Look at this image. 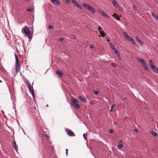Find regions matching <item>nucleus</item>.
Listing matches in <instances>:
<instances>
[{
	"mask_svg": "<svg viewBox=\"0 0 158 158\" xmlns=\"http://www.w3.org/2000/svg\"><path fill=\"white\" fill-rule=\"evenodd\" d=\"M123 35L124 37L127 40L131 41L133 44H135V42L134 40L130 37V36L128 35L127 33L125 32L123 33Z\"/></svg>",
	"mask_w": 158,
	"mask_h": 158,
	"instance_id": "obj_4",
	"label": "nucleus"
},
{
	"mask_svg": "<svg viewBox=\"0 0 158 158\" xmlns=\"http://www.w3.org/2000/svg\"><path fill=\"white\" fill-rule=\"evenodd\" d=\"M102 28L100 26H98V31L100 32V33L101 35V36L102 37H104L105 36V33L102 30Z\"/></svg>",
	"mask_w": 158,
	"mask_h": 158,
	"instance_id": "obj_8",
	"label": "nucleus"
},
{
	"mask_svg": "<svg viewBox=\"0 0 158 158\" xmlns=\"http://www.w3.org/2000/svg\"><path fill=\"white\" fill-rule=\"evenodd\" d=\"M123 147V142L122 140H120L119 141V144L118 146V148H122Z\"/></svg>",
	"mask_w": 158,
	"mask_h": 158,
	"instance_id": "obj_17",
	"label": "nucleus"
},
{
	"mask_svg": "<svg viewBox=\"0 0 158 158\" xmlns=\"http://www.w3.org/2000/svg\"><path fill=\"white\" fill-rule=\"evenodd\" d=\"M53 27V26H49L48 27V28L49 29H52Z\"/></svg>",
	"mask_w": 158,
	"mask_h": 158,
	"instance_id": "obj_35",
	"label": "nucleus"
},
{
	"mask_svg": "<svg viewBox=\"0 0 158 158\" xmlns=\"http://www.w3.org/2000/svg\"><path fill=\"white\" fill-rule=\"evenodd\" d=\"M79 98L81 101L83 102H86L87 101L86 99L85 98H83L81 96H79Z\"/></svg>",
	"mask_w": 158,
	"mask_h": 158,
	"instance_id": "obj_11",
	"label": "nucleus"
},
{
	"mask_svg": "<svg viewBox=\"0 0 158 158\" xmlns=\"http://www.w3.org/2000/svg\"><path fill=\"white\" fill-rule=\"evenodd\" d=\"M150 133L152 136H154L155 137H157L158 136V134L154 131H151Z\"/></svg>",
	"mask_w": 158,
	"mask_h": 158,
	"instance_id": "obj_15",
	"label": "nucleus"
},
{
	"mask_svg": "<svg viewBox=\"0 0 158 158\" xmlns=\"http://www.w3.org/2000/svg\"><path fill=\"white\" fill-rule=\"evenodd\" d=\"M13 147L14 148V149L16 150V151H17L18 147L17 145L16 144V143L15 141H14L13 142Z\"/></svg>",
	"mask_w": 158,
	"mask_h": 158,
	"instance_id": "obj_10",
	"label": "nucleus"
},
{
	"mask_svg": "<svg viewBox=\"0 0 158 158\" xmlns=\"http://www.w3.org/2000/svg\"><path fill=\"white\" fill-rule=\"evenodd\" d=\"M68 150L67 149H66V152H68Z\"/></svg>",
	"mask_w": 158,
	"mask_h": 158,
	"instance_id": "obj_45",
	"label": "nucleus"
},
{
	"mask_svg": "<svg viewBox=\"0 0 158 158\" xmlns=\"http://www.w3.org/2000/svg\"><path fill=\"white\" fill-rule=\"evenodd\" d=\"M136 40L137 41L139 44H140L141 45H143V41L139 39L138 37L136 36L135 37Z\"/></svg>",
	"mask_w": 158,
	"mask_h": 158,
	"instance_id": "obj_12",
	"label": "nucleus"
},
{
	"mask_svg": "<svg viewBox=\"0 0 158 158\" xmlns=\"http://www.w3.org/2000/svg\"><path fill=\"white\" fill-rule=\"evenodd\" d=\"M16 66L15 69H16V71H17V72H18L20 70V66Z\"/></svg>",
	"mask_w": 158,
	"mask_h": 158,
	"instance_id": "obj_25",
	"label": "nucleus"
},
{
	"mask_svg": "<svg viewBox=\"0 0 158 158\" xmlns=\"http://www.w3.org/2000/svg\"><path fill=\"white\" fill-rule=\"evenodd\" d=\"M65 132L66 133L70 136H75L74 133L70 129H65Z\"/></svg>",
	"mask_w": 158,
	"mask_h": 158,
	"instance_id": "obj_5",
	"label": "nucleus"
},
{
	"mask_svg": "<svg viewBox=\"0 0 158 158\" xmlns=\"http://www.w3.org/2000/svg\"><path fill=\"white\" fill-rule=\"evenodd\" d=\"M135 8H136V6H133V10L135 11H136V10L135 9Z\"/></svg>",
	"mask_w": 158,
	"mask_h": 158,
	"instance_id": "obj_33",
	"label": "nucleus"
},
{
	"mask_svg": "<svg viewBox=\"0 0 158 158\" xmlns=\"http://www.w3.org/2000/svg\"><path fill=\"white\" fill-rule=\"evenodd\" d=\"M114 106V105H113L112 106H111V110H110V111H111L112 110V109H113V106Z\"/></svg>",
	"mask_w": 158,
	"mask_h": 158,
	"instance_id": "obj_40",
	"label": "nucleus"
},
{
	"mask_svg": "<svg viewBox=\"0 0 158 158\" xmlns=\"http://www.w3.org/2000/svg\"><path fill=\"white\" fill-rule=\"evenodd\" d=\"M15 59L16 61H19L20 60L18 59L17 56H16V57H15Z\"/></svg>",
	"mask_w": 158,
	"mask_h": 158,
	"instance_id": "obj_34",
	"label": "nucleus"
},
{
	"mask_svg": "<svg viewBox=\"0 0 158 158\" xmlns=\"http://www.w3.org/2000/svg\"><path fill=\"white\" fill-rule=\"evenodd\" d=\"M92 103H93V102H90V103H91V104Z\"/></svg>",
	"mask_w": 158,
	"mask_h": 158,
	"instance_id": "obj_52",
	"label": "nucleus"
},
{
	"mask_svg": "<svg viewBox=\"0 0 158 158\" xmlns=\"http://www.w3.org/2000/svg\"><path fill=\"white\" fill-rule=\"evenodd\" d=\"M149 64H150V65L151 66V67H153L155 65L154 64V63L153 62V61L151 60H149Z\"/></svg>",
	"mask_w": 158,
	"mask_h": 158,
	"instance_id": "obj_23",
	"label": "nucleus"
},
{
	"mask_svg": "<svg viewBox=\"0 0 158 158\" xmlns=\"http://www.w3.org/2000/svg\"><path fill=\"white\" fill-rule=\"evenodd\" d=\"M109 132L110 133H112L113 132V131L111 130H109Z\"/></svg>",
	"mask_w": 158,
	"mask_h": 158,
	"instance_id": "obj_39",
	"label": "nucleus"
},
{
	"mask_svg": "<svg viewBox=\"0 0 158 158\" xmlns=\"http://www.w3.org/2000/svg\"><path fill=\"white\" fill-rule=\"evenodd\" d=\"M33 10V9L32 8H28L27 9V10L29 12H31Z\"/></svg>",
	"mask_w": 158,
	"mask_h": 158,
	"instance_id": "obj_28",
	"label": "nucleus"
},
{
	"mask_svg": "<svg viewBox=\"0 0 158 158\" xmlns=\"http://www.w3.org/2000/svg\"><path fill=\"white\" fill-rule=\"evenodd\" d=\"M52 2L57 4H60V2L58 0H51Z\"/></svg>",
	"mask_w": 158,
	"mask_h": 158,
	"instance_id": "obj_18",
	"label": "nucleus"
},
{
	"mask_svg": "<svg viewBox=\"0 0 158 158\" xmlns=\"http://www.w3.org/2000/svg\"><path fill=\"white\" fill-rule=\"evenodd\" d=\"M143 66L146 70L147 71H148L149 70L148 68V67L146 63L143 64Z\"/></svg>",
	"mask_w": 158,
	"mask_h": 158,
	"instance_id": "obj_21",
	"label": "nucleus"
},
{
	"mask_svg": "<svg viewBox=\"0 0 158 158\" xmlns=\"http://www.w3.org/2000/svg\"><path fill=\"white\" fill-rule=\"evenodd\" d=\"M93 92L96 95H98L99 94V92L96 90H94Z\"/></svg>",
	"mask_w": 158,
	"mask_h": 158,
	"instance_id": "obj_27",
	"label": "nucleus"
},
{
	"mask_svg": "<svg viewBox=\"0 0 158 158\" xmlns=\"http://www.w3.org/2000/svg\"><path fill=\"white\" fill-rule=\"evenodd\" d=\"M2 82V81L0 80V83H1Z\"/></svg>",
	"mask_w": 158,
	"mask_h": 158,
	"instance_id": "obj_47",
	"label": "nucleus"
},
{
	"mask_svg": "<svg viewBox=\"0 0 158 158\" xmlns=\"http://www.w3.org/2000/svg\"><path fill=\"white\" fill-rule=\"evenodd\" d=\"M72 105L75 107L76 109H79L80 106L78 104V102L75 98H71Z\"/></svg>",
	"mask_w": 158,
	"mask_h": 158,
	"instance_id": "obj_1",
	"label": "nucleus"
},
{
	"mask_svg": "<svg viewBox=\"0 0 158 158\" xmlns=\"http://www.w3.org/2000/svg\"><path fill=\"white\" fill-rule=\"evenodd\" d=\"M72 2L74 5L76 6L77 7L81 9H82V7L81 6L77 1H75V0H72Z\"/></svg>",
	"mask_w": 158,
	"mask_h": 158,
	"instance_id": "obj_6",
	"label": "nucleus"
},
{
	"mask_svg": "<svg viewBox=\"0 0 158 158\" xmlns=\"http://www.w3.org/2000/svg\"><path fill=\"white\" fill-rule=\"evenodd\" d=\"M83 6L84 7L87 9L89 11H92L93 13H95V10L90 5L84 3L83 4Z\"/></svg>",
	"mask_w": 158,
	"mask_h": 158,
	"instance_id": "obj_2",
	"label": "nucleus"
},
{
	"mask_svg": "<svg viewBox=\"0 0 158 158\" xmlns=\"http://www.w3.org/2000/svg\"><path fill=\"white\" fill-rule=\"evenodd\" d=\"M20 60L19 61H16V63L15 64V66H20V64L19 62H20Z\"/></svg>",
	"mask_w": 158,
	"mask_h": 158,
	"instance_id": "obj_26",
	"label": "nucleus"
},
{
	"mask_svg": "<svg viewBox=\"0 0 158 158\" xmlns=\"http://www.w3.org/2000/svg\"><path fill=\"white\" fill-rule=\"evenodd\" d=\"M90 48H93V46L92 45H91L90 47Z\"/></svg>",
	"mask_w": 158,
	"mask_h": 158,
	"instance_id": "obj_43",
	"label": "nucleus"
},
{
	"mask_svg": "<svg viewBox=\"0 0 158 158\" xmlns=\"http://www.w3.org/2000/svg\"><path fill=\"white\" fill-rule=\"evenodd\" d=\"M151 68L153 70L155 73H158V69L156 66L154 65L153 67H151Z\"/></svg>",
	"mask_w": 158,
	"mask_h": 158,
	"instance_id": "obj_16",
	"label": "nucleus"
},
{
	"mask_svg": "<svg viewBox=\"0 0 158 158\" xmlns=\"http://www.w3.org/2000/svg\"><path fill=\"white\" fill-rule=\"evenodd\" d=\"M101 14L103 16L107 17L108 18H109V17L103 11H100Z\"/></svg>",
	"mask_w": 158,
	"mask_h": 158,
	"instance_id": "obj_13",
	"label": "nucleus"
},
{
	"mask_svg": "<svg viewBox=\"0 0 158 158\" xmlns=\"http://www.w3.org/2000/svg\"><path fill=\"white\" fill-rule=\"evenodd\" d=\"M63 40V39L62 38H59V40L60 41H62Z\"/></svg>",
	"mask_w": 158,
	"mask_h": 158,
	"instance_id": "obj_37",
	"label": "nucleus"
},
{
	"mask_svg": "<svg viewBox=\"0 0 158 158\" xmlns=\"http://www.w3.org/2000/svg\"><path fill=\"white\" fill-rule=\"evenodd\" d=\"M116 55L118 58H120V56L119 52L117 53Z\"/></svg>",
	"mask_w": 158,
	"mask_h": 158,
	"instance_id": "obj_30",
	"label": "nucleus"
},
{
	"mask_svg": "<svg viewBox=\"0 0 158 158\" xmlns=\"http://www.w3.org/2000/svg\"><path fill=\"white\" fill-rule=\"evenodd\" d=\"M67 3H68L69 2L70 0H65Z\"/></svg>",
	"mask_w": 158,
	"mask_h": 158,
	"instance_id": "obj_42",
	"label": "nucleus"
},
{
	"mask_svg": "<svg viewBox=\"0 0 158 158\" xmlns=\"http://www.w3.org/2000/svg\"><path fill=\"white\" fill-rule=\"evenodd\" d=\"M152 15L154 18H156L158 19V15H156L154 12H153L152 13Z\"/></svg>",
	"mask_w": 158,
	"mask_h": 158,
	"instance_id": "obj_20",
	"label": "nucleus"
},
{
	"mask_svg": "<svg viewBox=\"0 0 158 158\" xmlns=\"http://www.w3.org/2000/svg\"><path fill=\"white\" fill-rule=\"evenodd\" d=\"M137 60L139 61L143 65L144 64H146L145 61L143 59L138 58Z\"/></svg>",
	"mask_w": 158,
	"mask_h": 158,
	"instance_id": "obj_14",
	"label": "nucleus"
},
{
	"mask_svg": "<svg viewBox=\"0 0 158 158\" xmlns=\"http://www.w3.org/2000/svg\"><path fill=\"white\" fill-rule=\"evenodd\" d=\"M47 107H48V105H47Z\"/></svg>",
	"mask_w": 158,
	"mask_h": 158,
	"instance_id": "obj_51",
	"label": "nucleus"
},
{
	"mask_svg": "<svg viewBox=\"0 0 158 158\" xmlns=\"http://www.w3.org/2000/svg\"><path fill=\"white\" fill-rule=\"evenodd\" d=\"M111 65L114 67H116V65L114 63H112L111 64Z\"/></svg>",
	"mask_w": 158,
	"mask_h": 158,
	"instance_id": "obj_31",
	"label": "nucleus"
},
{
	"mask_svg": "<svg viewBox=\"0 0 158 158\" xmlns=\"http://www.w3.org/2000/svg\"><path fill=\"white\" fill-rule=\"evenodd\" d=\"M66 156H68V152H66Z\"/></svg>",
	"mask_w": 158,
	"mask_h": 158,
	"instance_id": "obj_44",
	"label": "nucleus"
},
{
	"mask_svg": "<svg viewBox=\"0 0 158 158\" xmlns=\"http://www.w3.org/2000/svg\"><path fill=\"white\" fill-rule=\"evenodd\" d=\"M112 16L114 17V18L116 19L117 20L120 19L118 17V16L115 13L114 14L112 15Z\"/></svg>",
	"mask_w": 158,
	"mask_h": 158,
	"instance_id": "obj_22",
	"label": "nucleus"
},
{
	"mask_svg": "<svg viewBox=\"0 0 158 158\" xmlns=\"http://www.w3.org/2000/svg\"><path fill=\"white\" fill-rule=\"evenodd\" d=\"M107 41H110V40H107Z\"/></svg>",
	"mask_w": 158,
	"mask_h": 158,
	"instance_id": "obj_49",
	"label": "nucleus"
},
{
	"mask_svg": "<svg viewBox=\"0 0 158 158\" xmlns=\"http://www.w3.org/2000/svg\"><path fill=\"white\" fill-rule=\"evenodd\" d=\"M110 45L111 48L112 47V46H114V45H113V44L111 43H110Z\"/></svg>",
	"mask_w": 158,
	"mask_h": 158,
	"instance_id": "obj_41",
	"label": "nucleus"
},
{
	"mask_svg": "<svg viewBox=\"0 0 158 158\" xmlns=\"http://www.w3.org/2000/svg\"><path fill=\"white\" fill-rule=\"evenodd\" d=\"M22 31L23 33L24 32L27 35H30V31L28 29V27L27 26L24 27L22 29Z\"/></svg>",
	"mask_w": 158,
	"mask_h": 158,
	"instance_id": "obj_3",
	"label": "nucleus"
},
{
	"mask_svg": "<svg viewBox=\"0 0 158 158\" xmlns=\"http://www.w3.org/2000/svg\"><path fill=\"white\" fill-rule=\"evenodd\" d=\"M83 136L84 138L86 140L87 139V135L85 133L83 134Z\"/></svg>",
	"mask_w": 158,
	"mask_h": 158,
	"instance_id": "obj_24",
	"label": "nucleus"
},
{
	"mask_svg": "<svg viewBox=\"0 0 158 158\" xmlns=\"http://www.w3.org/2000/svg\"><path fill=\"white\" fill-rule=\"evenodd\" d=\"M27 84L28 87H29L30 86H31V83L29 81H27Z\"/></svg>",
	"mask_w": 158,
	"mask_h": 158,
	"instance_id": "obj_29",
	"label": "nucleus"
},
{
	"mask_svg": "<svg viewBox=\"0 0 158 158\" xmlns=\"http://www.w3.org/2000/svg\"><path fill=\"white\" fill-rule=\"evenodd\" d=\"M56 74L60 76V77H62L63 75V73L62 72L60 71H57L56 72Z\"/></svg>",
	"mask_w": 158,
	"mask_h": 158,
	"instance_id": "obj_19",
	"label": "nucleus"
},
{
	"mask_svg": "<svg viewBox=\"0 0 158 158\" xmlns=\"http://www.w3.org/2000/svg\"><path fill=\"white\" fill-rule=\"evenodd\" d=\"M135 131L136 132H137V129L135 130Z\"/></svg>",
	"mask_w": 158,
	"mask_h": 158,
	"instance_id": "obj_46",
	"label": "nucleus"
},
{
	"mask_svg": "<svg viewBox=\"0 0 158 158\" xmlns=\"http://www.w3.org/2000/svg\"><path fill=\"white\" fill-rule=\"evenodd\" d=\"M15 57H16V56H17V55H16V54L15 53Z\"/></svg>",
	"mask_w": 158,
	"mask_h": 158,
	"instance_id": "obj_48",
	"label": "nucleus"
},
{
	"mask_svg": "<svg viewBox=\"0 0 158 158\" xmlns=\"http://www.w3.org/2000/svg\"><path fill=\"white\" fill-rule=\"evenodd\" d=\"M50 146H52L51 145V143H50Z\"/></svg>",
	"mask_w": 158,
	"mask_h": 158,
	"instance_id": "obj_50",
	"label": "nucleus"
},
{
	"mask_svg": "<svg viewBox=\"0 0 158 158\" xmlns=\"http://www.w3.org/2000/svg\"><path fill=\"white\" fill-rule=\"evenodd\" d=\"M114 52L116 54L117 53L119 52L117 50H115L114 51Z\"/></svg>",
	"mask_w": 158,
	"mask_h": 158,
	"instance_id": "obj_38",
	"label": "nucleus"
},
{
	"mask_svg": "<svg viewBox=\"0 0 158 158\" xmlns=\"http://www.w3.org/2000/svg\"><path fill=\"white\" fill-rule=\"evenodd\" d=\"M101 35H99V37H101Z\"/></svg>",
	"mask_w": 158,
	"mask_h": 158,
	"instance_id": "obj_53",
	"label": "nucleus"
},
{
	"mask_svg": "<svg viewBox=\"0 0 158 158\" xmlns=\"http://www.w3.org/2000/svg\"><path fill=\"white\" fill-rule=\"evenodd\" d=\"M113 3L114 5L116 8H119L121 7L120 6L115 0H113Z\"/></svg>",
	"mask_w": 158,
	"mask_h": 158,
	"instance_id": "obj_9",
	"label": "nucleus"
},
{
	"mask_svg": "<svg viewBox=\"0 0 158 158\" xmlns=\"http://www.w3.org/2000/svg\"><path fill=\"white\" fill-rule=\"evenodd\" d=\"M45 138H46V139L47 140H48V139H49V137H48V135H45Z\"/></svg>",
	"mask_w": 158,
	"mask_h": 158,
	"instance_id": "obj_36",
	"label": "nucleus"
},
{
	"mask_svg": "<svg viewBox=\"0 0 158 158\" xmlns=\"http://www.w3.org/2000/svg\"><path fill=\"white\" fill-rule=\"evenodd\" d=\"M111 48L112 50H113L114 51V50H116V49L115 47L114 46H112V47Z\"/></svg>",
	"mask_w": 158,
	"mask_h": 158,
	"instance_id": "obj_32",
	"label": "nucleus"
},
{
	"mask_svg": "<svg viewBox=\"0 0 158 158\" xmlns=\"http://www.w3.org/2000/svg\"><path fill=\"white\" fill-rule=\"evenodd\" d=\"M28 88L31 94L32 95L33 97L34 98H35V95L34 94V91L33 89V86H30Z\"/></svg>",
	"mask_w": 158,
	"mask_h": 158,
	"instance_id": "obj_7",
	"label": "nucleus"
}]
</instances>
